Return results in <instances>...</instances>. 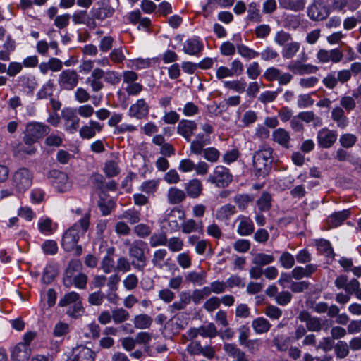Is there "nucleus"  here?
Instances as JSON below:
<instances>
[{
  "label": "nucleus",
  "mask_w": 361,
  "mask_h": 361,
  "mask_svg": "<svg viewBox=\"0 0 361 361\" xmlns=\"http://www.w3.org/2000/svg\"><path fill=\"white\" fill-rule=\"evenodd\" d=\"M89 225L90 214H86L84 217L75 223L64 233L62 238L63 248L67 252L72 251L75 248L77 254L80 255L82 252V247L80 245H78V242L80 238L84 235L86 233L89 228Z\"/></svg>",
  "instance_id": "nucleus-1"
},
{
  "label": "nucleus",
  "mask_w": 361,
  "mask_h": 361,
  "mask_svg": "<svg viewBox=\"0 0 361 361\" xmlns=\"http://www.w3.org/2000/svg\"><path fill=\"white\" fill-rule=\"evenodd\" d=\"M58 305L59 307H66V314L73 319L81 317L85 312L80 296L75 291L66 293L59 300Z\"/></svg>",
  "instance_id": "nucleus-2"
},
{
  "label": "nucleus",
  "mask_w": 361,
  "mask_h": 361,
  "mask_svg": "<svg viewBox=\"0 0 361 361\" xmlns=\"http://www.w3.org/2000/svg\"><path fill=\"white\" fill-rule=\"evenodd\" d=\"M273 149L269 147H264L255 152L253 155V166L255 174L259 176L267 175L272 163Z\"/></svg>",
  "instance_id": "nucleus-3"
},
{
  "label": "nucleus",
  "mask_w": 361,
  "mask_h": 361,
  "mask_svg": "<svg viewBox=\"0 0 361 361\" xmlns=\"http://www.w3.org/2000/svg\"><path fill=\"white\" fill-rule=\"evenodd\" d=\"M33 173L25 167H21L16 170L11 175V185L16 190V193L22 194L27 191L32 185Z\"/></svg>",
  "instance_id": "nucleus-4"
},
{
  "label": "nucleus",
  "mask_w": 361,
  "mask_h": 361,
  "mask_svg": "<svg viewBox=\"0 0 361 361\" xmlns=\"http://www.w3.org/2000/svg\"><path fill=\"white\" fill-rule=\"evenodd\" d=\"M49 132V127L42 123L32 121L26 125L23 142L25 145H31Z\"/></svg>",
  "instance_id": "nucleus-5"
},
{
  "label": "nucleus",
  "mask_w": 361,
  "mask_h": 361,
  "mask_svg": "<svg viewBox=\"0 0 361 361\" xmlns=\"http://www.w3.org/2000/svg\"><path fill=\"white\" fill-rule=\"evenodd\" d=\"M145 243L141 240L134 241L129 247V256L132 259V265L138 271H142L147 264L145 256Z\"/></svg>",
  "instance_id": "nucleus-6"
},
{
  "label": "nucleus",
  "mask_w": 361,
  "mask_h": 361,
  "mask_svg": "<svg viewBox=\"0 0 361 361\" xmlns=\"http://www.w3.org/2000/svg\"><path fill=\"white\" fill-rule=\"evenodd\" d=\"M232 180L233 176L229 169L224 166L219 165L214 168L207 180L219 188H225L232 182Z\"/></svg>",
  "instance_id": "nucleus-7"
},
{
  "label": "nucleus",
  "mask_w": 361,
  "mask_h": 361,
  "mask_svg": "<svg viewBox=\"0 0 361 361\" xmlns=\"http://www.w3.org/2000/svg\"><path fill=\"white\" fill-rule=\"evenodd\" d=\"M61 116L65 131L71 134L76 133L80 126V118L78 116L75 109L66 108L62 110Z\"/></svg>",
  "instance_id": "nucleus-8"
},
{
  "label": "nucleus",
  "mask_w": 361,
  "mask_h": 361,
  "mask_svg": "<svg viewBox=\"0 0 361 361\" xmlns=\"http://www.w3.org/2000/svg\"><path fill=\"white\" fill-rule=\"evenodd\" d=\"M343 57V54L338 48L332 49H320L316 54V59L318 63L325 64L330 62L339 63Z\"/></svg>",
  "instance_id": "nucleus-9"
},
{
  "label": "nucleus",
  "mask_w": 361,
  "mask_h": 361,
  "mask_svg": "<svg viewBox=\"0 0 361 361\" xmlns=\"http://www.w3.org/2000/svg\"><path fill=\"white\" fill-rule=\"evenodd\" d=\"M338 133L336 130H331L327 127L321 128L317 135L318 145L322 148L328 149L331 147L336 142Z\"/></svg>",
  "instance_id": "nucleus-10"
},
{
  "label": "nucleus",
  "mask_w": 361,
  "mask_h": 361,
  "mask_svg": "<svg viewBox=\"0 0 361 361\" xmlns=\"http://www.w3.org/2000/svg\"><path fill=\"white\" fill-rule=\"evenodd\" d=\"M79 75L75 70L66 69L63 71L59 76V86L66 90H71L77 86Z\"/></svg>",
  "instance_id": "nucleus-11"
},
{
  "label": "nucleus",
  "mask_w": 361,
  "mask_h": 361,
  "mask_svg": "<svg viewBox=\"0 0 361 361\" xmlns=\"http://www.w3.org/2000/svg\"><path fill=\"white\" fill-rule=\"evenodd\" d=\"M51 177L53 178L52 184L59 192L68 191L71 188V183L66 173L54 170L51 172Z\"/></svg>",
  "instance_id": "nucleus-12"
},
{
  "label": "nucleus",
  "mask_w": 361,
  "mask_h": 361,
  "mask_svg": "<svg viewBox=\"0 0 361 361\" xmlns=\"http://www.w3.org/2000/svg\"><path fill=\"white\" fill-rule=\"evenodd\" d=\"M103 127V124L95 120L90 119L78 130L79 135L82 139L90 140L95 137L97 133H100Z\"/></svg>",
  "instance_id": "nucleus-13"
},
{
  "label": "nucleus",
  "mask_w": 361,
  "mask_h": 361,
  "mask_svg": "<svg viewBox=\"0 0 361 361\" xmlns=\"http://www.w3.org/2000/svg\"><path fill=\"white\" fill-rule=\"evenodd\" d=\"M185 216V212L178 208H173L169 212L165 220L167 221L168 228L171 232H177L180 230L178 220H184Z\"/></svg>",
  "instance_id": "nucleus-14"
},
{
  "label": "nucleus",
  "mask_w": 361,
  "mask_h": 361,
  "mask_svg": "<svg viewBox=\"0 0 361 361\" xmlns=\"http://www.w3.org/2000/svg\"><path fill=\"white\" fill-rule=\"evenodd\" d=\"M149 111V107L144 99H137L131 104L128 110V116L131 118L142 119L146 117Z\"/></svg>",
  "instance_id": "nucleus-15"
},
{
  "label": "nucleus",
  "mask_w": 361,
  "mask_h": 361,
  "mask_svg": "<svg viewBox=\"0 0 361 361\" xmlns=\"http://www.w3.org/2000/svg\"><path fill=\"white\" fill-rule=\"evenodd\" d=\"M197 128V124L195 121L182 119L177 126V133L189 142Z\"/></svg>",
  "instance_id": "nucleus-16"
},
{
  "label": "nucleus",
  "mask_w": 361,
  "mask_h": 361,
  "mask_svg": "<svg viewBox=\"0 0 361 361\" xmlns=\"http://www.w3.org/2000/svg\"><path fill=\"white\" fill-rule=\"evenodd\" d=\"M203 47V43L200 39L198 37L193 36L184 42L183 51L188 55L197 56L201 52Z\"/></svg>",
  "instance_id": "nucleus-17"
},
{
  "label": "nucleus",
  "mask_w": 361,
  "mask_h": 361,
  "mask_svg": "<svg viewBox=\"0 0 361 361\" xmlns=\"http://www.w3.org/2000/svg\"><path fill=\"white\" fill-rule=\"evenodd\" d=\"M82 269V264L79 260H72L69 262L63 278V285L66 288L73 286V278L76 275L75 273L80 272Z\"/></svg>",
  "instance_id": "nucleus-18"
},
{
  "label": "nucleus",
  "mask_w": 361,
  "mask_h": 361,
  "mask_svg": "<svg viewBox=\"0 0 361 361\" xmlns=\"http://www.w3.org/2000/svg\"><path fill=\"white\" fill-rule=\"evenodd\" d=\"M68 361H95V353L87 347L79 346L73 350Z\"/></svg>",
  "instance_id": "nucleus-19"
},
{
  "label": "nucleus",
  "mask_w": 361,
  "mask_h": 361,
  "mask_svg": "<svg viewBox=\"0 0 361 361\" xmlns=\"http://www.w3.org/2000/svg\"><path fill=\"white\" fill-rule=\"evenodd\" d=\"M289 71L295 74L305 75L316 73L319 68L317 66L310 63H301L300 61H292L288 66Z\"/></svg>",
  "instance_id": "nucleus-20"
},
{
  "label": "nucleus",
  "mask_w": 361,
  "mask_h": 361,
  "mask_svg": "<svg viewBox=\"0 0 361 361\" xmlns=\"http://www.w3.org/2000/svg\"><path fill=\"white\" fill-rule=\"evenodd\" d=\"M236 222H238L236 231L240 235L247 236L253 233L255 226L250 218L240 215L236 219Z\"/></svg>",
  "instance_id": "nucleus-21"
},
{
  "label": "nucleus",
  "mask_w": 361,
  "mask_h": 361,
  "mask_svg": "<svg viewBox=\"0 0 361 361\" xmlns=\"http://www.w3.org/2000/svg\"><path fill=\"white\" fill-rule=\"evenodd\" d=\"M298 319L305 322L307 329L310 331L318 332L322 329V324L320 319L316 317H312L306 311H302L298 315Z\"/></svg>",
  "instance_id": "nucleus-22"
},
{
  "label": "nucleus",
  "mask_w": 361,
  "mask_h": 361,
  "mask_svg": "<svg viewBox=\"0 0 361 361\" xmlns=\"http://www.w3.org/2000/svg\"><path fill=\"white\" fill-rule=\"evenodd\" d=\"M307 15L311 20L319 21L328 17L329 11L322 4L315 3L309 6Z\"/></svg>",
  "instance_id": "nucleus-23"
},
{
  "label": "nucleus",
  "mask_w": 361,
  "mask_h": 361,
  "mask_svg": "<svg viewBox=\"0 0 361 361\" xmlns=\"http://www.w3.org/2000/svg\"><path fill=\"white\" fill-rule=\"evenodd\" d=\"M31 349L26 344H17L13 349L11 357L13 361H28Z\"/></svg>",
  "instance_id": "nucleus-24"
},
{
  "label": "nucleus",
  "mask_w": 361,
  "mask_h": 361,
  "mask_svg": "<svg viewBox=\"0 0 361 361\" xmlns=\"http://www.w3.org/2000/svg\"><path fill=\"white\" fill-rule=\"evenodd\" d=\"M203 224L202 221H197L193 219H189L183 221L180 224L181 231L185 234L197 232L203 233Z\"/></svg>",
  "instance_id": "nucleus-25"
},
{
  "label": "nucleus",
  "mask_w": 361,
  "mask_h": 361,
  "mask_svg": "<svg viewBox=\"0 0 361 361\" xmlns=\"http://www.w3.org/2000/svg\"><path fill=\"white\" fill-rule=\"evenodd\" d=\"M350 214V212L348 209H344L333 213L328 217L326 220L329 227L330 228L338 227L349 217Z\"/></svg>",
  "instance_id": "nucleus-26"
},
{
  "label": "nucleus",
  "mask_w": 361,
  "mask_h": 361,
  "mask_svg": "<svg viewBox=\"0 0 361 361\" xmlns=\"http://www.w3.org/2000/svg\"><path fill=\"white\" fill-rule=\"evenodd\" d=\"M272 140L279 145L285 148H288L290 136L287 130L283 128H279L273 131Z\"/></svg>",
  "instance_id": "nucleus-27"
},
{
  "label": "nucleus",
  "mask_w": 361,
  "mask_h": 361,
  "mask_svg": "<svg viewBox=\"0 0 361 361\" xmlns=\"http://www.w3.org/2000/svg\"><path fill=\"white\" fill-rule=\"evenodd\" d=\"M251 326L255 334H263L267 333L271 324L268 319L263 317H259L252 321Z\"/></svg>",
  "instance_id": "nucleus-28"
},
{
  "label": "nucleus",
  "mask_w": 361,
  "mask_h": 361,
  "mask_svg": "<svg viewBox=\"0 0 361 361\" xmlns=\"http://www.w3.org/2000/svg\"><path fill=\"white\" fill-rule=\"evenodd\" d=\"M37 226L39 232L44 235H51L57 228V224L53 223L52 220L48 217H41L38 221Z\"/></svg>",
  "instance_id": "nucleus-29"
},
{
  "label": "nucleus",
  "mask_w": 361,
  "mask_h": 361,
  "mask_svg": "<svg viewBox=\"0 0 361 361\" xmlns=\"http://www.w3.org/2000/svg\"><path fill=\"white\" fill-rule=\"evenodd\" d=\"M224 350L229 356L235 358L236 361H248L245 353L234 343H225Z\"/></svg>",
  "instance_id": "nucleus-30"
},
{
  "label": "nucleus",
  "mask_w": 361,
  "mask_h": 361,
  "mask_svg": "<svg viewBox=\"0 0 361 361\" xmlns=\"http://www.w3.org/2000/svg\"><path fill=\"white\" fill-rule=\"evenodd\" d=\"M160 184L159 179H151L143 181L139 186V190L148 196H154Z\"/></svg>",
  "instance_id": "nucleus-31"
},
{
  "label": "nucleus",
  "mask_w": 361,
  "mask_h": 361,
  "mask_svg": "<svg viewBox=\"0 0 361 361\" xmlns=\"http://www.w3.org/2000/svg\"><path fill=\"white\" fill-rule=\"evenodd\" d=\"M207 272L201 270L200 271H191L188 272L185 276L186 280L197 286H202L207 283Z\"/></svg>",
  "instance_id": "nucleus-32"
},
{
  "label": "nucleus",
  "mask_w": 361,
  "mask_h": 361,
  "mask_svg": "<svg viewBox=\"0 0 361 361\" xmlns=\"http://www.w3.org/2000/svg\"><path fill=\"white\" fill-rule=\"evenodd\" d=\"M235 213V207L231 204H226L221 206L216 210L215 217L219 221H226Z\"/></svg>",
  "instance_id": "nucleus-33"
},
{
  "label": "nucleus",
  "mask_w": 361,
  "mask_h": 361,
  "mask_svg": "<svg viewBox=\"0 0 361 361\" xmlns=\"http://www.w3.org/2000/svg\"><path fill=\"white\" fill-rule=\"evenodd\" d=\"M186 197V195L183 190L176 187H171L167 192V200L169 204H177L182 202Z\"/></svg>",
  "instance_id": "nucleus-34"
},
{
  "label": "nucleus",
  "mask_w": 361,
  "mask_h": 361,
  "mask_svg": "<svg viewBox=\"0 0 361 361\" xmlns=\"http://www.w3.org/2000/svg\"><path fill=\"white\" fill-rule=\"evenodd\" d=\"M331 118L336 122L340 128H344L348 125V118L345 116V112L341 107H335L331 111Z\"/></svg>",
  "instance_id": "nucleus-35"
},
{
  "label": "nucleus",
  "mask_w": 361,
  "mask_h": 361,
  "mask_svg": "<svg viewBox=\"0 0 361 361\" xmlns=\"http://www.w3.org/2000/svg\"><path fill=\"white\" fill-rule=\"evenodd\" d=\"M279 6L282 8L295 12L302 11L305 6V0H279Z\"/></svg>",
  "instance_id": "nucleus-36"
},
{
  "label": "nucleus",
  "mask_w": 361,
  "mask_h": 361,
  "mask_svg": "<svg viewBox=\"0 0 361 361\" xmlns=\"http://www.w3.org/2000/svg\"><path fill=\"white\" fill-rule=\"evenodd\" d=\"M300 48V44L298 42L291 40L285 45L281 51L282 57L284 59H293L298 52Z\"/></svg>",
  "instance_id": "nucleus-37"
},
{
  "label": "nucleus",
  "mask_w": 361,
  "mask_h": 361,
  "mask_svg": "<svg viewBox=\"0 0 361 361\" xmlns=\"http://www.w3.org/2000/svg\"><path fill=\"white\" fill-rule=\"evenodd\" d=\"M185 190L189 197L196 198L199 197L202 192V183L198 179L190 180L188 183H186Z\"/></svg>",
  "instance_id": "nucleus-38"
},
{
  "label": "nucleus",
  "mask_w": 361,
  "mask_h": 361,
  "mask_svg": "<svg viewBox=\"0 0 361 361\" xmlns=\"http://www.w3.org/2000/svg\"><path fill=\"white\" fill-rule=\"evenodd\" d=\"M169 324H171L173 326L172 331L178 332L187 326V318L183 313H178L171 317L169 321Z\"/></svg>",
  "instance_id": "nucleus-39"
},
{
  "label": "nucleus",
  "mask_w": 361,
  "mask_h": 361,
  "mask_svg": "<svg viewBox=\"0 0 361 361\" xmlns=\"http://www.w3.org/2000/svg\"><path fill=\"white\" fill-rule=\"evenodd\" d=\"M152 322V318L146 314L136 315L133 319L134 326L137 329H149Z\"/></svg>",
  "instance_id": "nucleus-40"
},
{
  "label": "nucleus",
  "mask_w": 361,
  "mask_h": 361,
  "mask_svg": "<svg viewBox=\"0 0 361 361\" xmlns=\"http://www.w3.org/2000/svg\"><path fill=\"white\" fill-rule=\"evenodd\" d=\"M90 13L93 18L103 20L106 18L111 17L114 13V9L110 6H106L99 8H92Z\"/></svg>",
  "instance_id": "nucleus-41"
},
{
  "label": "nucleus",
  "mask_w": 361,
  "mask_h": 361,
  "mask_svg": "<svg viewBox=\"0 0 361 361\" xmlns=\"http://www.w3.org/2000/svg\"><path fill=\"white\" fill-rule=\"evenodd\" d=\"M223 86L225 88L231 90L238 93H243L245 90L246 82L244 80H234L223 81Z\"/></svg>",
  "instance_id": "nucleus-42"
},
{
  "label": "nucleus",
  "mask_w": 361,
  "mask_h": 361,
  "mask_svg": "<svg viewBox=\"0 0 361 361\" xmlns=\"http://www.w3.org/2000/svg\"><path fill=\"white\" fill-rule=\"evenodd\" d=\"M238 54L243 58L247 60L255 59L259 56V53L243 44L236 46Z\"/></svg>",
  "instance_id": "nucleus-43"
},
{
  "label": "nucleus",
  "mask_w": 361,
  "mask_h": 361,
  "mask_svg": "<svg viewBox=\"0 0 361 361\" xmlns=\"http://www.w3.org/2000/svg\"><path fill=\"white\" fill-rule=\"evenodd\" d=\"M316 246L317 250L321 254L325 255L327 257H334V254L333 248L328 240L324 239L317 240H316Z\"/></svg>",
  "instance_id": "nucleus-44"
},
{
  "label": "nucleus",
  "mask_w": 361,
  "mask_h": 361,
  "mask_svg": "<svg viewBox=\"0 0 361 361\" xmlns=\"http://www.w3.org/2000/svg\"><path fill=\"white\" fill-rule=\"evenodd\" d=\"M274 260L273 255L260 252L254 255L252 262L255 265L263 267L272 263Z\"/></svg>",
  "instance_id": "nucleus-45"
},
{
  "label": "nucleus",
  "mask_w": 361,
  "mask_h": 361,
  "mask_svg": "<svg viewBox=\"0 0 361 361\" xmlns=\"http://www.w3.org/2000/svg\"><path fill=\"white\" fill-rule=\"evenodd\" d=\"M118 219H126L130 224H137L140 221V213L135 209H128L124 211Z\"/></svg>",
  "instance_id": "nucleus-46"
},
{
  "label": "nucleus",
  "mask_w": 361,
  "mask_h": 361,
  "mask_svg": "<svg viewBox=\"0 0 361 361\" xmlns=\"http://www.w3.org/2000/svg\"><path fill=\"white\" fill-rule=\"evenodd\" d=\"M104 171L106 176L109 178L117 176L120 172L117 159H115L114 160L106 161L104 166Z\"/></svg>",
  "instance_id": "nucleus-47"
},
{
  "label": "nucleus",
  "mask_w": 361,
  "mask_h": 361,
  "mask_svg": "<svg viewBox=\"0 0 361 361\" xmlns=\"http://www.w3.org/2000/svg\"><path fill=\"white\" fill-rule=\"evenodd\" d=\"M112 320L115 324H121L127 321L130 314L129 312L123 308H116L112 311Z\"/></svg>",
  "instance_id": "nucleus-48"
},
{
  "label": "nucleus",
  "mask_w": 361,
  "mask_h": 361,
  "mask_svg": "<svg viewBox=\"0 0 361 361\" xmlns=\"http://www.w3.org/2000/svg\"><path fill=\"white\" fill-rule=\"evenodd\" d=\"M291 40H293L292 35L283 30L276 32L274 38V42L282 47L289 43Z\"/></svg>",
  "instance_id": "nucleus-49"
},
{
  "label": "nucleus",
  "mask_w": 361,
  "mask_h": 361,
  "mask_svg": "<svg viewBox=\"0 0 361 361\" xmlns=\"http://www.w3.org/2000/svg\"><path fill=\"white\" fill-rule=\"evenodd\" d=\"M167 255V252L165 249H158L154 251L152 259V262L154 267L162 269L164 267V261Z\"/></svg>",
  "instance_id": "nucleus-50"
},
{
  "label": "nucleus",
  "mask_w": 361,
  "mask_h": 361,
  "mask_svg": "<svg viewBox=\"0 0 361 361\" xmlns=\"http://www.w3.org/2000/svg\"><path fill=\"white\" fill-rule=\"evenodd\" d=\"M271 197L270 194L264 192L257 201V205L261 212L268 211L271 206Z\"/></svg>",
  "instance_id": "nucleus-51"
},
{
  "label": "nucleus",
  "mask_w": 361,
  "mask_h": 361,
  "mask_svg": "<svg viewBox=\"0 0 361 361\" xmlns=\"http://www.w3.org/2000/svg\"><path fill=\"white\" fill-rule=\"evenodd\" d=\"M357 141V136L351 133H344L341 135L339 138V142L344 148L353 147Z\"/></svg>",
  "instance_id": "nucleus-52"
},
{
  "label": "nucleus",
  "mask_w": 361,
  "mask_h": 361,
  "mask_svg": "<svg viewBox=\"0 0 361 361\" xmlns=\"http://www.w3.org/2000/svg\"><path fill=\"white\" fill-rule=\"evenodd\" d=\"M169 250L173 252H177L182 250L184 243L183 240L179 237H172L167 239V243L166 245Z\"/></svg>",
  "instance_id": "nucleus-53"
},
{
  "label": "nucleus",
  "mask_w": 361,
  "mask_h": 361,
  "mask_svg": "<svg viewBox=\"0 0 361 361\" xmlns=\"http://www.w3.org/2000/svg\"><path fill=\"white\" fill-rule=\"evenodd\" d=\"M41 247L45 255H54L58 252L57 243L53 240H46L42 244Z\"/></svg>",
  "instance_id": "nucleus-54"
},
{
  "label": "nucleus",
  "mask_w": 361,
  "mask_h": 361,
  "mask_svg": "<svg viewBox=\"0 0 361 361\" xmlns=\"http://www.w3.org/2000/svg\"><path fill=\"white\" fill-rule=\"evenodd\" d=\"M149 243L152 247L166 245L167 237L164 233H154L149 238Z\"/></svg>",
  "instance_id": "nucleus-55"
},
{
  "label": "nucleus",
  "mask_w": 361,
  "mask_h": 361,
  "mask_svg": "<svg viewBox=\"0 0 361 361\" xmlns=\"http://www.w3.org/2000/svg\"><path fill=\"white\" fill-rule=\"evenodd\" d=\"M279 262L283 267L285 269H290L295 264V257L288 252H284L279 257Z\"/></svg>",
  "instance_id": "nucleus-56"
},
{
  "label": "nucleus",
  "mask_w": 361,
  "mask_h": 361,
  "mask_svg": "<svg viewBox=\"0 0 361 361\" xmlns=\"http://www.w3.org/2000/svg\"><path fill=\"white\" fill-rule=\"evenodd\" d=\"M200 336L202 337L214 338L217 335V329L214 323L200 327Z\"/></svg>",
  "instance_id": "nucleus-57"
},
{
  "label": "nucleus",
  "mask_w": 361,
  "mask_h": 361,
  "mask_svg": "<svg viewBox=\"0 0 361 361\" xmlns=\"http://www.w3.org/2000/svg\"><path fill=\"white\" fill-rule=\"evenodd\" d=\"M349 345L347 343L343 341H340L337 343L335 346V353L338 358H345L349 354Z\"/></svg>",
  "instance_id": "nucleus-58"
},
{
  "label": "nucleus",
  "mask_w": 361,
  "mask_h": 361,
  "mask_svg": "<svg viewBox=\"0 0 361 361\" xmlns=\"http://www.w3.org/2000/svg\"><path fill=\"white\" fill-rule=\"evenodd\" d=\"M233 246L236 252L245 253L250 249L251 243L249 240L238 239L234 242Z\"/></svg>",
  "instance_id": "nucleus-59"
},
{
  "label": "nucleus",
  "mask_w": 361,
  "mask_h": 361,
  "mask_svg": "<svg viewBox=\"0 0 361 361\" xmlns=\"http://www.w3.org/2000/svg\"><path fill=\"white\" fill-rule=\"evenodd\" d=\"M69 331V325L63 322H58L54 326L53 334L56 337H61Z\"/></svg>",
  "instance_id": "nucleus-60"
},
{
  "label": "nucleus",
  "mask_w": 361,
  "mask_h": 361,
  "mask_svg": "<svg viewBox=\"0 0 361 361\" xmlns=\"http://www.w3.org/2000/svg\"><path fill=\"white\" fill-rule=\"evenodd\" d=\"M204 158L210 162H216L220 157L219 151L215 147H207L204 149Z\"/></svg>",
  "instance_id": "nucleus-61"
},
{
  "label": "nucleus",
  "mask_w": 361,
  "mask_h": 361,
  "mask_svg": "<svg viewBox=\"0 0 361 361\" xmlns=\"http://www.w3.org/2000/svg\"><path fill=\"white\" fill-rule=\"evenodd\" d=\"M221 305L220 299L218 297L212 296L207 299L204 303L203 307L209 312H212L218 309Z\"/></svg>",
  "instance_id": "nucleus-62"
},
{
  "label": "nucleus",
  "mask_w": 361,
  "mask_h": 361,
  "mask_svg": "<svg viewBox=\"0 0 361 361\" xmlns=\"http://www.w3.org/2000/svg\"><path fill=\"white\" fill-rule=\"evenodd\" d=\"M246 73L251 80H256L261 73L258 62H252L247 68Z\"/></svg>",
  "instance_id": "nucleus-63"
},
{
  "label": "nucleus",
  "mask_w": 361,
  "mask_h": 361,
  "mask_svg": "<svg viewBox=\"0 0 361 361\" xmlns=\"http://www.w3.org/2000/svg\"><path fill=\"white\" fill-rule=\"evenodd\" d=\"M266 316L271 319L277 320L282 315V310L273 305H268L264 310Z\"/></svg>",
  "instance_id": "nucleus-64"
}]
</instances>
